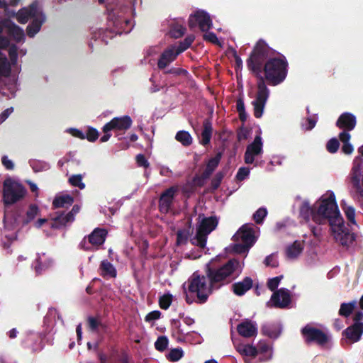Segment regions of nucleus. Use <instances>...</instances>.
<instances>
[{
    "label": "nucleus",
    "instance_id": "61",
    "mask_svg": "<svg viewBox=\"0 0 363 363\" xmlns=\"http://www.w3.org/2000/svg\"><path fill=\"white\" fill-rule=\"evenodd\" d=\"M252 245H248V244L242 243V244H235L233 250L235 252L241 254L245 253L248 251L249 248L251 247Z\"/></svg>",
    "mask_w": 363,
    "mask_h": 363
},
{
    "label": "nucleus",
    "instance_id": "16",
    "mask_svg": "<svg viewBox=\"0 0 363 363\" xmlns=\"http://www.w3.org/2000/svg\"><path fill=\"white\" fill-rule=\"evenodd\" d=\"M39 12L38 3L34 1L28 8L24 7L20 9L16 14V18L20 23L24 24L27 23L30 18H33L38 16Z\"/></svg>",
    "mask_w": 363,
    "mask_h": 363
},
{
    "label": "nucleus",
    "instance_id": "19",
    "mask_svg": "<svg viewBox=\"0 0 363 363\" xmlns=\"http://www.w3.org/2000/svg\"><path fill=\"white\" fill-rule=\"evenodd\" d=\"M357 124L354 115L349 112L342 113L336 121V126L347 131L352 130Z\"/></svg>",
    "mask_w": 363,
    "mask_h": 363
},
{
    "label": "nucleus",
    "instance_id": "28",
    "mask_svg": "<svg viewBox=\"0 0 363 363\" xmlns=\"http://www.w3.org/2000/svg\"><path fill=\"white\" fill-rule=\"evenodd\" d=\"M213 133L212 123L209 118H205L203 121V130L201 132V144L207 145L210 143Z\"/></svg>",
    "mask_w": 363,
    "mask_h": 363
},
{
    "label": "nucleus",
    "instance_id": "30",
    "mask_svg": "<svg viewBox=\"0 0 363 363\" xmlns=\"http://www.w3.org/2000/svg\"><path fill=\"white\" fill-rule=\"evenodd\" d=\"M74 203V198L69 195L57 196L52 201L53 208H68Z\"/></svg>",
    "mask_w": 363,
    "mask_h": 363
},
{
    "label": "nucleus",
    "instance_id": "58",
    "mask_svg": "<svg viewBox=\"0 0 363 363\" xmlns=\"http://www.w3.org/2000/svg\"><path fill=\"white\" fill-rule=\"evenodd\" d=\"M161 312L160 311H153L148 313L145 317L146 322H151L152 320H158L160 318Z\"/></svg>",
    "mask_w": 363,
    "mask_h": 363
},
{
    "label": "nucleus",
    "instance_id": "64",
    "mask_svg": "<svg viewBox=\"0 0 363 363\" xmlns=\"http://www.w3.org/2000/svg\"><path fill=\"white\" fill-rule=\"evenodd\" d=\"M13 108L10 107L4 110L1 114H0V124L4 123L8 117L13 113Z\"/></svg>",
    "mask_w": 363,
    "mask_h": 363
},
{
    "label": "nucleus",
    "instance_id": "2",
    "mask_svg": "<svg viewBox=\"0 0 363 363\" xmlns=\"http://www.w3.org/2000/svg\"><path fill=\"white\" fill-rule=\"evenodd\" d=\"M279 54L275 50L270 48L262 39H259L255 45L249 57L247 67L257 80L264 79L262 67L266 61Z\"/></svg>",
    "mask_w": 363,
    "mask_h": 363
},
{
    "label": "nucleus",
    "instance_id": "48",
    "mask_svg": "<svg viewBox=\"0 0 363 363\" xmlns=\"http://www.w3.org/2000/svg\"><path fill=\"white\" fill-rule=\"evenodd\" d=\"M224 177V174L221 172H217L213 179L211 180V187L212 191H215L218 189L221 182Z\"/></svg>",
    "mask_w": 363,
    "mask_h": 363
},
{
    "label": "nucleus",
    "instance_id": "3",
    "mask_svg": "<svg viewBox=\"0 0 363 363\" xmlns=\"http://www.w3.org/2000/svg\"><path fill=\"white\" fill-rule=\"evenodd\" d=\"M278 55L279 57L274 56L268 59L262 67L264 81H267L271 86L282 83L288 74L289 63L286 57L280 53Z\"/></svg>",
    "mask_w": 363,
    "mask_h": 363
},
{
    "label": "nucleus",
    "instance_id": "51",
    "mask_svg": "<svg viewBox=\"0 0 363 363\" xmlns=\"http://www.w3.org/2000/svg\"><path fill=\"white\" fill-rule=\"evenodd\" d=\"M283 278L282 275L269 279L267 281V287L272 291H276L275 290L277 289L280 281Z\"/></svg>",
    "mask_w": 363,
    "mask_h": 363
},
{
    "label": "nucleus",
    "instance_id": "46",
    "mask_svg": "<svg viewBox=\"0 0 363 363\" xmlns=\"http://www.w3.org/2000/svg\"><path fill=\"white\" fill-rule=\"evenodd\" d=\"M221 157H222V153L218 152L215 155V157L211 158L208 160V162L206 164V167L213 172L216 169V168L218 166Z\"/></svg>",
    "mask_w": 363,
    "mask_h": 363
},
{
    "label": "nucleus",
    "instance_id": "42",
    "mask_svg": "<svg viewBox=\"0 0 363 363\" xmlns=\"http://www.w3.org/2000/svg\"><path fill=\"white\" fill-rule=\"evenodd\" d=\"M267 215V209L265 208H259L253 214V219L257 224H262Z\"/></svg>",
    "mask_w": 363,
    "mask_h": 363
},
{
    "label": "nucleus",
    "instance_id": "45",
    "mask_svg": "<svg viewBox=\"0 0 363 363\" xmlns=\"http://www.w3.org/2000/svg\"><path fill=\"white\" fill-rule=\"evenodd\" d=\"M184 355L182 348H175L171 350L168 354V359L171 362H177Z\"/></svg>",
    "mask_w": 363,
    "mask_h": 363
},
{
    "label": "nucleus",
    "instance_id": "11",
    "mask_svg": "<svg viewBox=\"0 0 363 363\" xmlns=\"http://www.w3.org/2000/svg\"><path fill=\"white\" fill-rule=\"evenodd\" d=\"M257 92L256 99L252 102L254 109V116L257 118L262 116L264 106L269 96V90L264 79L257 82Z\"/></svg>",
    "mask_w": 363,
    "mask_h": 363
},
{
    "label": "nucleus",
    "instance_id": "1",
    "mask_svg": "<svg viewBox=\"0 0 363 363\" xmlns=\"http://www.w3.org/2000/svg\"><path fill=\"white\" fill-rule=\"evenodd\" d=\"M337 208L335 194L331 191L328 197L322 196L313 207L308 201H303L300 206L299 216L306 222H308L311 218L315 223L322 225L331 219Z\"/></svg>",
    "mask_w": 363,
    "mask_h": 363
},
{
    "label": "nucleus",
    "instance_id": "25",
    "mask_svg": "<svg viewBox=\"0 0 363 363\" xmlns=\"http://www.w3.org/2000/svg\"><path fill=\"white\" fill-rule=\"evenodd\" d=\"M238 333L244 337H251L257 334V329L250 320H245L238 325Z\"/></svg>",
    "mask_w": 363,
    "mask_h": 363
},
{
    "label": "nucleus",
    "instance_id": "8",
    "mask_svg": "<svg viewBox=\"0 0 363 363\" xmlns=\"http://www.w3.org/2000/svg\"><path fill=\"white\" fill-rule=\"evenodd\" d=\"M218 224V220L216 216L203 218L197 227L196 235L191 240V243L204 249L206 245L208 235L216 229Z\"/></svg>",
    "mask_w": 363,
    "mask_h": 363
},
{
    "label": "nucleus",
    "instance_id": "6",
    "mask_svg": "<svg viewBox=\"0 0 363 363\" xmlns=\"http://www.w3.org/2000/svg\"><path fill=\"white\" fill-rule=\"evenodd\" d=\"M187 283L189 291L196 294L197 303L200 304L206 303L214 290L206 274L201 275L199 272H194Z\"/></svg>",
    "mask_w": 363,
    "mask_h": 363
},
{
    "label": "nucleus",
    "instance_id": "34",
    "mask_svg": "<svg viewBox=\"0 0 363 363\" xmlns=\"http://www.w3.org/2000/svg\"><path fill=\"white\" fill-rule=\"evenodd\" d=\"M356 304L357 302L355 301L349 303H342L338 311L339 315L345 318L349 317L354 311Z\"/></svg>",
    "mask_w": 363,
    "mask_h": 363
},
{
    "label": "nucleus",
    "instance_id": "53",
    "mask_svg": "<svg viewBox=\"0 0 363 363\" xmlns=\"http://www.w3.org/2000/svg\"><path fill=\"white\" fill-rule=\"evenodd\" d=\"M241 352L246 356L255 357L257 354V349L250 345H245Z\"/></svg>",
    "mask_w": 363,
    "mask_h": 363
},
{
    "label": "nucleus",
    "instance_id": "52",
    "mask_svg": "<svg viewBox=\"0 0 363 363\" xmlns=\"http://www.w3.org/2000/svg\"><path fill=\"white\" fill-rule=\"evenodd\" d=\"M99 138V132L98 130L94 128H89L86 134L85 135V138L87 139L89 142H94L96 141Z\"/></svg>",
    "mask_w": 363,
    "mask_h": 363
},
{
    "label": "nucleus",
    "instance_id": "63",
    "mask_svg": "<svg viewBox=\"0 0 363 363\" xmlns=\"http://www.w3.org/2000/svg\"><path fill=\"white\" fill-rule=\"evenodd\" d=\"M80 207L79 205H74L72 210L67 213V220H72V221L74 220V216L76 214H77L79 212Z\"/></svg>",
    "mask_w": 363,
    "mask_h": 363
},
{
    "label": "nucleus",
    "instance_id": "41",
    "mask_svg": "<svg viewBox=\"0 0 363 363\" xmlns=\"http://www.w3.org/2000/svg\"><path fill=\"white\" fill-rule=\"evenodd\" d=\"M69 182L73 186L78 187L80 189L85 188V184L82 182V176L81 174H74L69 179Z\"/></svg>",
    "mask_w": 363,
    "mask_h": 363
},
{
    "label": "nucleus",
    "instance_id": "36",
    "mask_svg": "<svg viewBox=\"0 0 363 363\" xmlns=\"http://www.w3.org/2000/svg\"><path fill=\"white\" fill-rule=\"evenodd\" d=\"M175 139L185 147L191 145L193 140L190 133L185 130L178 131L176 134Z\"/></svg>",
    "mask_w": 363,
    "mask_h": 363
},
{
    "label": "nucleus",
    "instance_id": "57",
    "mask_svg": "<svg viewBox=\"0 0 363 363\" xmlns=\"http://www.w3.org/2000/svg\"><path fill=\"white\" fill-rule=\"evenodd\" d=\"M250 174V169L247 168V167H240L239 168L238 172H237V174H236V179L238 180V181H243L244 179H246V177L249 175Z\"/></svg>",
    "mask_w": 363,
    "mask_h": 363
},
{
    "label": "nucleus",
    "instance_id": "20",
    "mask_svg": "<svg viewBox=\"0 0 363 363\" xmlns=\"http://www.w3.org/2000/svg\"><path fill=\"white\" fill-rule=\"evenodd\" d=\"M233 238L236 240H241L243 243L248 244V245L252 246L255 241L254 230L247 224L243 225L234 235Z\"/></svg>",
    "mask_w": 363,
    "mask_h": 363
},
{
    "label": "nucleus",
    "instance_id": "40",
    "mask_svg": "<svg viewBox=\"0 0 363 363\" xmlns=\"http://www.w3.org/2000/svg\"><path fill=\"white\" fill-rule=\"evenodd\" d=\"M88 327L91 331H96L99 327L105 328L106 325L99 321L96 318L89 316L87 318Z\"/></svg>",
    "mask_w": 363,
    "mask_h": 363
},
{
    "label": "nucleus",
    "instance_id": "60",
    "mask_svg": "<svg viewBox=\"0 0 363 363\" xmlns=\"http://www.w3.org/2000/svg\"><path fill=\"white\" fill-rule=\"evenodd\" d=\"M136 162L139 167L147 168L150 166V163L143 154H139L136 156Z\"/></svg>",
    "mask_w": 363,
    "mask_h": 363
},
{
    "label": "nucleus",
    "instance_id": "23",
    "mask_svg": "<svg viewBox=\"0 0 363 363\" xmlns=\"http://www.w3.org/2000/svg\"><path fill=\"white\" fill-rule=\"evenodd\" d=\"M107 234L106 230L96 228L88 235L89 243L93 246L99 247L104 243Z\"/></svg>",
    "mask_w": 363,
    "mask_h": 363
},
{
    "label": "nucleus",
    "instance_id": "56",
    "mask_svg": "<svg viewBox=\"0 0 363 363\" xmlns=\"http://www.w3.org/2000/svg\"><path fill=\"white\" fill-rule=\"evenodd\" d=\"M203 40L214 45H220L217 35L213 32H207L203 35Z\"/></svg>",
    "mask_w": 363,
    "mask_h": 363
},
{
    "label": "nucleus",
    "instance_id": "15",
    "mask_svg": "<svg viewBox=\"0 0 363 363\" xmlns=\"http://www.w3.org/2000/svg\"><path fill=\"white\" fill-rule=\"evenodd\" d=\"M274 307L286 308L291 303L290 292L287 289L281 288L274 291L271 297Z\"/></svg>",
    "mask_w": 363,
    "mask_h": 363
},
{
    "label": "nucleus",
    "instance_id": "43",
    "mask_svg": "<svg viewBox=\"0 0 363 363\" xmlns=\"http://www.w3.org/2000/svg\"><path fill=\"white\" fill-rule=\"evenodd\" d=\"M168 345V339L165 336H160L155 342V349L160 352L164 351Z\"/></svg>",
    "mask_w": 363,
    "mask_h": 363
},
{
    "label": "nucleus",
    "instance_id": "24",
    "mask_svg": "<svg viewBox=\"0 0 363 363\" xmlns=\"http://www.w3.org/2000/svg\"><path fill=\"white\" fill-rule=\"evenodd\" d=\"M45 20V17L41 12H39L38 16L33 18L26 28L28 37L33 38L40 31Z\"/></svg>",
    "mask_w": 363,
    "mask_h": 363
},
{
    "label": "nucleus",
    "instance_id": "7",
    "mask_svg": "<svg viewBox=\"0 0 363 363\" xmlns=\"http://www.w3.org/2000/svg\"><path fill=\"white\" fill-rule=\"evenodd\" d=\"M26 193L27 190L23 184L11 179H7L3 183L2 201L5 206L21 201Z\"/></svg>",
    "mask_w": 363,
    "mask_h": 363
},
{
    "label": "nucleus",
    "instance_id": "29",
    "mask_svg": "<svg viewBox=\"0 0 363 363\" xmlns=\"http://www.w3.org/2000/svg\"><path fill=\"white\" fill-rule=\"evenodd\" d=\"M67 213L56 212V216L52 219L50 227L54 229H60L65 227L67 223L73 222L72 220H67Z\"/></svg>",
    "mask_w": 363,
    "mask_h": 363
},
{
    "label": "nucleus",
    "instance_id": "27",
    "mask_svg": "<svg viewBox=\"0 0 363 363\" xmlns=\"http://www.w3.org/2000/svg\"><path fill=\"white\" fill-rule=\"evenodd\" d=\"M101 276L104 278H115L117 276V271L114 266L108 260H102L99 265Z\"/></svg>",
    "mask_w": 363,
    "mask_h": 363
},
{
    "label": "nucleus",
    "instance_id": "49",
    "mask_svg": "<svg viewBox=\"0 0 363 363\" xmlns=\"http://www.w3.org/2000/svg\"><path fill=\"white\" fill-rule=\"evenodd\" d=\"M340 147V143L338 140L333 138L328 140L326 145V149L330 153H335Z\"/></svg>",
    "mask_w": 363,
    "mask_h": 363
},
{
    "label": "nucleus",
    "instance_id": "32",
    "mask_svg": "<svg viewBox=\"0 0 363 363\" xmlns=\"http://www.w3.org/2000/svg\"><path fill=\"white\" fill-rule=\"evenodd\" d=\"M262 150V139L259 136H256L254 141L248 145L246 151L252 153L256 156L259 155Z\"/></svg>",
    "mask_w": 363,
    "mask_h": 363
},
{
    "label": "nucleus",
    "instance_id": "22",
    "mask_svg": "<svg viewBox=\"0 0 363 363\" xmlns=\"http://www.w3.org/2000/svg\"><path fill=\"white\" fill-rule=\"evenodd\" d=\"M253 281L251 277H246L242 281L235 282L232 284L231 289L233 292L238 296H242L247 291L252 289Z\"/></svg>",
    "mask_w": 363,
    "mask_h": 363
},
{
    "label": "nucleus",
    "instance_id": "35",
    "mask_svg": "<svg viewBox=\"0 0 363 363\" xmlns=\"http://www.w3.org/2000/svg\"><path fill=\"white\" fill-rule=\"evenodd\" d=\"M195 40V36L193 34L188 35L183 40L179 43L178 46H175V50L177 54H181L187 50Z\"/></svg>",
    "mask_w": 363,
    "mask_h": 363
},
{
    "label": "nucleus",
    "instance_id": "55",
    "mask_svg": "<svg viewBox=\"0 0 363 363\" xmlns=\"http://www.w3.org/2000/svg\"><path fill=\"white\" fill-rule=\"evenodd\" d=\"M164 74H173L174 76H180V75H186L188 72L182 68L179 67H172L171 69H167L164 72Z\"/></svg>",
    "mask_w": 363,
    "mask_h": 363
},
{
    "label": "nucleus",
    "instance_id": "31",
    "mask_svg": "<svg viewBox=\"0 0 363 363\" xmlns=\"http://www.w3.org/2000/svg\"><path fill=\"white\" fill-rule=\"evenodd\" d=\"M261 330L264 335L273 339L277 338L281 333V329L279 327L272 325H263Z\"/></svg>",
    "mask_w": 363,
    "mask_h": 363
},
{
    "label": "nucleus",
    "instance_id": "10",
    "mask_svg": "<svg viewBox=\"0 0 363 363\" xmlns=\"http://www.w3.org/2000/svg\"><path fill=\"white\" fill-rule=\"evenodd\" d=\"M304 342L307 345L315 343L318 346L324 347L329 342L328 335L319 328L308 324L301 330Z\"/></svg>",
    "mask_w": 363,
    "mask_h": 363
},
{
    "label": "nucleus",
    "instance_id": "13",
    "mask_svg": "<svg viewBox=\"0 0 363 363\" xmlns=\"http://www.w3.org/2000/svg\"><path fill=\"white\" fill-rule=\"evenodd\" d=\"M177 191L178 187L172 186L161 194L159 199V210L161 213H167L169 211Z\"/></svg>",
    "mask_w": 363,
    "mask_h": 363
},
{
    "label": "nucleus",
    "instance_id": "39",
    "mask_svg": "<svg viewBox=\"0 0 363 363\" xmlns=\"http://www.w3.org/2000/svg\"><path fill=\"white\" fill-rule=\"evenodd\" d=\"M172 303V295L166 294L159 298V306L163 310H167Z\"/></svg>",
    "mask_w": 363,
    "mask_h": 363
},
{
    "label": "nucleus",
    "instance_id": "21",
    "mask_svg": "<svg viewBox=\"0 0 363 363\" xmlns=\"http://www.w3.org/2000/svg\"><path fill=\"white\" fill-rule=\"evenodd\" d=\"M5 28L7 29V34L16 43L23 42L25 40V33L23 29L16 25L11 21H8L4 23Z\"/></svg>",
    "mask_w": 363,
    "mask_h": 363
},
{
    "label": "nucleus",
    "instance_id": "38",
    "mask_svg": "<svg viewBox=\"0 0 363 363\" xmlns=\"http://www.w3.org/2000/svg\"><path fill=\"white\" fill-rule=\"evenodd\" d=\"M190 235L189 229L179 230L177 232V245H184L187 242L189 237Z\"/></svg>",
    "mask_w": 363,
    "mask_h": 363
},
{
    "label": "nucleus",
    "instance_id": "26",
    "mask_svg": "<svg viewBox=\"0 0 363 363\" xmlns=\"http://www.w3.org/2000/svg\"><path fill=\"white\" fill-rule=\"evenodd\" d=\"M52 264V261L45 254H38L37 257L33 262V267L37 274H41L43 271L48 269Z\"/></svg>",
    "mask_w": 363,
    "mask_h": 363
},
{
    "label": "nucleus",
    "instance_id": "9",
    "mask_svg": "<svg viewBox=\"0 0 363 363\" xmlns=\"http://www.w3.org/2000/svg\"><path fill=\"white\" fill-rule=\"evenodd\" d=\"M351 183L354 191V197L363 200V160L357 157L352 169Z\"/></svg>",
    "mask_w": 363,
    "mask_h": 363
},
{
    "label": "nucleus",
    "instance_id": "18",
    "mask_svg": "<svg viewBox=\"0 0 363 363\" xmlns=\"http://www.w3.org/2000/svg\"><path fill=\"white\" fill-rule=\"evenodd\" d=\"M363 334V323H354L342 331V336L351 342H358Z\"/></svg>",
    "mask_w": 363,
    "mask_h": 363
},
{
    "label": "nucleus",
    "instance_id": "47",
    "mask_svg": "<svg viewBox=\"0 0 363 363\" xmlns=\"http://www.w3.org/2000/svg\"><path fill=\"white\" fill-rule=\"evenodd\" d=\"M185 32V27L181 25H177L171 29L170 34L171 36L174 38H179L184 35Z\"/></svg>",
    "mask_w": 363,
    "mask_h": 363
},
{
    "label": "nucleus",
    "instance_id": "4",
    "mask_svg": "<svg viewBox=\"0 0 363 363\" xmlns=\"http://www.w3.org/2000/svg\"><path fill=\"white\" fill-rule=\"evenodd\" d=\"M239 266V262L235 259H229L225 264L220 267L214 268L206 266V274L211 281V286L214 289H218L225 284H228L235 279L233 277Z\"/></svg>",
    "mask_w": 363,
    "mask_h": 363
},
{
    "label": "nucleus",
    "instance_id": "44",
    "mask_svg": "<svg viewBox=\"0 0 363 363\" xmlns=\"http://www.w3.org/2000/svg\"><path fill=\"white\" fill-rule=\"evenodd\" d=\"M9 56L11 65H15L18 60V47L15 44H11L9 48Z\"/></svg>",
    "mask_w": 363,
    "mask_h": 363
},
{
    "label": "nucleus",
    "instance_id": "12",
    "mask_svg": "<svg viewBox=\"0 0 363 363\" xmlns=\"http://www.w3.org/2000/svg\"><path fill=\"white\" fill-rule=\"evenodd\" d=\"M188 23L190 28L198 25L199 29L203 32H207L212 27V20L209 14L203 10H198L194 14L190 15Z\"/></svg>",
    "mask_w": 363,
    "mask_h": 363
},
{
    "label": "nucleus",
    "instance_id": "50",
    "mask_svg": "<svg viewBox=\"0 0 363 363\" xmlns=\"http://www.w3.org/2000/svg\"><path fill=\"white\" fill-rule=\"evenodd\" d=\"M345 216L349 222L355 225V210L352 206H346L343 208Z\"/></svg>",
    "mask_w": 363,
    "mask_h": 363
},
{
    "label": "nucleus",
    "instance_id": "14",
    "mask_svg": "<svg viewBox=\"0 0 363 363\" xmlns=\"http://www.w3.org/2000/svg\"><path fill=\"white\" fill-rule=\"evenodd\" d=\"M133 123V121L129 116L122 117H115L109 122L105 124V130H127Z\"/></svg>",
    "mask_w": 363,
    "mask_h": 363
},
{
    "label": "nucleus",
    "instance_id": "59",
    "mask_svg": "<svg viewBox=\"0 0 363 363\" xmlns=\"http://www.w3.org/2000/svg\"><path fill=\"white\" fill-rule=\"evenodd\" d=\"M264 264L267 267H277L279 265L278 261L276 259L273 255H270L266 257L264 259Z\"/></svg>",
    "mask_w": 363,
    "mask_h": 363
},
{
    "label": "nucleus",
    "instance_id": "62",
    "mask_svg": "<svg viewBox=\"0 0 363 363\" xmlns=\"http://www.w3.org/2000/svg\"><path fill=\"white\" fill-rule=\"evenodd\" d=\"M1 162L5 168L8 170H12L14 168V164L11 160H10L7 156L4 155L1 158Z\"/></svg>",
    "mask_w": 363,
    "mask_h": 363
},
{
    "label": "nucleus",
    "instance_id": "54",
    "mask_svg": "<svg viewBox=\"0 0 363 363\" xmlns=\"http://www.w3.org/2000/svg\"><path fill=\"white\" fill-rule=\"evenodd\" d=\"M318 121L317 115L306 118L307 124H303L302 126L306 130H311L315 126Z\"/></svg>",
    "mask_w": 363,
    "mask_h": 363
},
{
    "label": "nucleus",
    "instance_id": "33",
    "mask_svg": "<svg viewBox=\"0 0 363 363\" xmlns=\"http://www.w3.org/2000/svg\"><path fill=\"white\" fill-rule=\"evenodd\" d=\"M302 245L299 242L295 241L286 248V255L290 259H294L302 252Z\"/></svg>",
    "mask_w": 363,
    "mask_h": 363
},
{
    "label": "nucleus",
    "instance_id": "37",
    "mask_svg": "<svg viewBox=\"0 0 363 363\" xmlns=\"http://www.w3.org/2000/svg\"><path fill=\"white\" fill-rule=\"evenodd\" d=\"M39 208L35 204H30L26 211V218L24 220L25 224L31 222L39 213Z\"/></svg>",
    "mask_w": 363,
    "mask_h": 363
},
{
    "label": "nucleus",
    "instance_id": "17",
    "mask_svg": "<svg viewBox=\"0 0 363 363\" xmlns=\"http://www.w3.org/2000/svg\"><path fill=\"white\" fill-rule=\"evenodd\" d=\"M178 55L179 54H177V52L175 50V45L169 46L162 52L158 60V69H164L166 68L177 59Z\"/></svg>",
    "mask_w": 363,
    "mask_h": 363
},
{
    "label": "nucleus",
    "instance_id": "5",
    "mask_svg": "<svg viewBox=\"0 0 363 363\" xmlns=\"http://www.w3.org/2000/svg\"><path fill=\"white\" fill-rule=\"evenodd\" d=\"M328 222L332 232L334 233L335 240L342 247L347 249L349 248L355 241L356 235L345 226L344 220L340 216L338 207Z\"/></svg>",
    "mask_w": 363,
    "mask_h": 363
}]
</instances>
